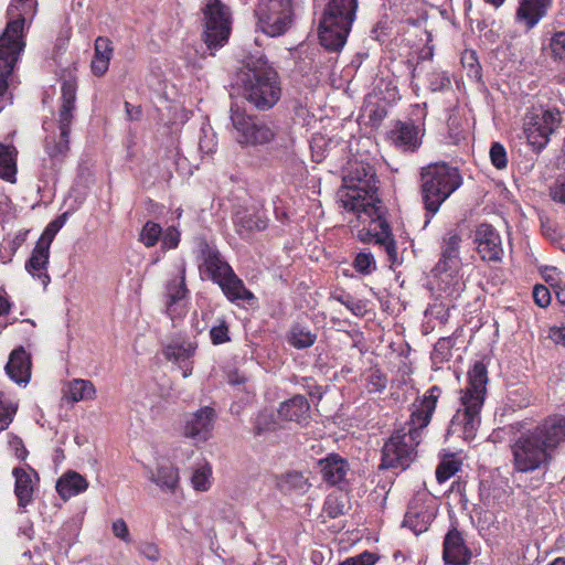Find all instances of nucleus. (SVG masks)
Segmentation results:
<instances>
[{
	"mask_svg": "<svg viewBox=\"0 0 565 565\" xmlns=\"http://www.w3.org/2000/svg\"><path fill=\"white\" fill-rule=\"evenodd\" d=\"M490 161L494 168L498 170H503L508 166V154L507 150L502 143L495 141L491 145L490 151Z\"/></svg>",
	"mask_w": 565,
	"mask_h": 565,
	"instance_id": "3c124183",
	"label": "nucleus"
},
{
	"mask_svg": "<svg viewBox=\"0 0 565 565\" xmlns=\"http://www.w3.org/2000/svg\"><path fill=\"white\" fill-rule=\"evenodd\" d=\"M322 479L331 486H341L347 482L349 462L338 454H329L319 460Z\"/></svg>",
	"mask_w": 565,
	"mask_h": 565,
	"instance_id": "c85d7f7f",
	"label": "nucleus"
},
{
	"mask_svg": "<svg viewBox=\"0 0 565 565\" xmlns=\"http://www.w3.org/2000/svg\"><path fill=\"white\" fill-rule=\"evenodd\" d=\"M379 559V556L372 552H363L355 556L348 557L339 565H374Z\"/></svg>",
	"mask_w": 565,
	"mask_h": 565,
	"instance_id": "4d7b16f0",
	"label": "nucleus"
},
{
	"mask_svg": "<svg viewBox=\"0 0 565 565\" xmlns=\"http://www.w3.org/2000/svg\"><path fill=\"white\" fill-rule=\"evenodd\" d=\"M188 296L183 269L181 275L169 280L166 287L167 313L172 320L185 315Z\"/></svg>",
	"mask_w": 565,
	"mask_h": 565,
	"instance_id": "5701e85b",
	"label": "nucleus"
},
{
	"mask_svg": "<svg viewBox=\"0 0 565 565\" xmlns=\"http://www.w3.org/2000/svg\"><path fill=\"white\" fill-rule=\"evenodd\" d=\"M150 480L162 491L174 492L179 484V470L171 465H163L157 471H150Z\"/></svg>",
	"mask_w": 565,
	"mask_h": 565,
	"instance_id": "72a5a7b5",
	"label": "nucleus"
},
{
	"mask_svg": "<svg viewBox=\"0 0 565 565\" xmlns=\"http://www.w3.org/2000/svg\"><path fill=\"white\" fill-rule=\"evenodd\" d=\"M50 247L46 243L36 242L30 258L25 263V270L35 279H38L44 288L51 281L47 274V265L50 258Z\"/></svg>",
	"mask_w": 565,
	"mask_h": 565,
	"instance_id": "a878e982",
	"label": "nucleus"
},
{
	"mask_svg": "<svg viewBox=\"0 0 565 565\" xmlns=\"http://www.w3.org/2000/svg\"><path fill=\"white\" fill-rule=\"evenodd\" d=\"M212 467L207 462L199 465L192 475L191 483L198 491H206L211 487Z\"/></svg>",
	"mask_w": 565,
	"mask_h": 565,
	"instance_id": "ea45409f",
	"label": "nucleus"
},
{
	"mask_svg": "<svg viewBox=\"0 0 565 565\" xmlns=\"http://www.w3.org/2000/svg\"><path fill=\"white\" fill-rule=\"evenodd\" d=\"M565 440V418H548L521 431L511 444L513 473L545 475Z\"/></svg>",
	"mask_w": 565,
	"mask_h": 565,
	"instance_id": "f257e3e1",
	"label": "nucleus"
},
{
	"mask_svg": "<svg viewBox=\"0 0 565 565\" xmlns=\"http://www.w3.org/2000/svg\"><path fill=\"white\" fill-rule=\"evenodd\" d=\"M387 382V376L381 370L372 369L366 377V388L370 393H382Z\"/></svg>",
	"mask_w": 565,
	"mask_h": 565,
	"instance_id": "c03bdc74",
	"label": "nucleus"
},
{
	"mask_svg": "<svg viewBox=\"0 0 565 565\" xmlns=\"http://www.w3.org/2000/svg\"><path fill=\"white\" fill-rule=\"evenodd\" d=\"M196 345L192 342H171L164 349V355L169 361L178 364L182 370L183 377L192 374L191 358L194 355Z\"/></svg>",
	"mask_w": 565,
	"mask_h": 565,
	"instance_id": "7c9ffc66",
	"label": "nucleus"
},
{
	"mask_svg": "<svg viewBox=\"0 0 565 565\" xmlns=\"http://www.w3.org/2000/svg\"><path fill=\"white\" fill-rule=\"evenodd\" d=\"M14 478V495L18 503V512L25 513L26 508L34 502V492L39 487V473L30 466L15 467L12 470Z\"/></svg>",
	"mask_w": 565,
	"mask_h": 565,
	"instance_id": "6ab92c4d",
	"label": "nucleus"
},
{
	"mask_svg": "<svg viewBox=\"0 0 565 565\" xmlns=\"http://www.w3.org/2000/svg\"><path fill=\"white\" fill-rule=\"evenodd\" d=\"M36 6V0H12L7 10L9 21L0 35V110L4 107L8 78L25 47L26 21L33 19Z\"/></svg>",
	"mask_w": 565,
	"mask_h": 565,
	"instance_id": "7ed1b4c3",
	"label": "nucleus"
},
{
	"mask_svg": "<svg viewBox=\"0 0 565 565\" xmlns=\"http://www.w3.org/2000/svg\"><path fill=\"white\" fill-rule=\"evenodd\" d=\"M276 427V422L273 413L260 412L254 422V433L257 436L263 435L266 431L273 430Z\"/></svg>",
	"mask_w": 565,
	"mask_h": 565,
	"instance_id": "8fccbe9b",
	"label": "nucleus"
},
{
	"mask_svg": "<svg viewBox=\"0 0 565 565\" xmlns=\"http://www.w3.org/2000/svg\"><path fill=\"white\" fill-rule=\"evenodd\" d=\"M199 259L201 276L212 280L216 285L234 270L216 246L207 242L200 244Z\"/></svg>",
	"mask_w": 565,
	"mask_h": 565,
	"instance_id": "a211bd4d",
	"label": "nucleus"
},
{
	"mask_svg": "<svg viewBox=\"0 0 565 565\" xmlns=\"http://www.w3.org/2000/svg\"><path fill=\"white\" fill-rule=\"evenodd\" d=\"M61 90L57 124L53 120L43 121V129L46 131L44 151L47 156L43 159V168L50 170L52 177L56 175L70 150L68 138L74 118L76 85L73 81H64Z\"/></svg>",
	"mask_w": 565,
	"mask_h": 565,
	"instance_id": "20e7f679",
	"label": "nucleus"
},
{
	"mask_svg": "<svg viewBox=\"0 0 565 565\" xmlns=\"http://www.w3.org/2000/svg\"><path fill=\"white\" fill-rule=\"evenodd\" d=\"M17 149L12 145L0 143V178L14 183L17 181Z\"/></svg>",
	"mask_w": 565,
	"mask_h": 565,
	"instance_id": "c9c22d12",
	"label": "nucleus"
},
{
	"mask_svg": "<svg viewBox=\"0 0 565 565\" xmlns=\"http://www.w3.org/2000/svg\"><path fill=\"white\" fill-rule=\"evenodd\" d=\"M337 300L348 310H350L355 317H364L367 311L366 302L364 300L355 299L349 294L337 297Z\"/></svg>",
	"mask_w": 565,
	"mask_h": 565,
	"instance_id": "09e8293b",
	"label": "nucleus"
},
{
	"mask_svg": "<svg viewBox=\"0 0 565 565\" xmlns=\"http://www.w3.org/2000/svg\"><path fill=\"white\" fill-rule=\"evenodd\" d=\"M551 198L556 202L565 204V175L558 178L551 188Z\"/></svg>",
	"mask_w": 565,
	"mask_h": 565,
	"instance_id": "0e129e2a",
	"label": "nucleus"
},
{
	"mask_svg": "<svg viewBox=\"0 0 565 565\" xmlns=\"http://www.w3.org/2000/svg\"><path fill=\"white\" fill-rule=\"evenodd\" d=\"M460 469V462L455 459L443 460L436 469V479L439 483L446 482Z\"/></svg>",
	"mask_w": 565,
	"mask_h": 565,
	"instance_id": "49530a36",
	"label": "nucleus"
},
{
	"mask_svg": "<svg viewBox=\"0 0 565 565\" xmlns=\"http://www.w3.org/2000/svg\"><path fill=\"white\" fill-rule=\"evenodd\" d=\"M15 412L17 406L13 403L4 399L3 394L0 392V431L9 427Z\"/></svg>",
	"mask_w": 565,
	"mask_h": 565,
	"instance_id": "603ef678",
	"label": "nucleus"
},
{
	"mask_svg": "<svg viewBox=\"0 0 565 565\" xmlns=\"http://www.w3.org/2000/svg\"><path fill=\"white\" fill-rule=\"evenodd\" d=\"M96 390L94 384L88 380L76 379L68 384V388L65 393L66 398L72 402H79L84 399H93L95 397Z\"/></svg>",
	"mask_w": 565,
	"mask_h": 565,
	"instance_id": "4c0bfd02",
	"label": "nucleus"
},
{
	"mask_svg": "<svg viewBox=\"0 0 565 565\" xmlns=\"http://www.w3.org/2000/svg\"><path fill=\"white\" fill-rule=\"evenodd\" d=\"M288 344L297 350H305L312 347L317 334L308 327L300 323L292 324L286 334Z\"/></svg>",
	"mask_w": 565,
	"mask_h": 565,
	"instance_id": "f704fd0d",
	"label": "nucleus"
},
{
	"mask_svg": "<svg viewBox=\"0 0 565 565\" xmlns=\"http://www.w3.org/2000/svg\"><path fill=\"white\" fill-rule=\"evenodd\" d=\"M200 150L205 154H211L215 151L216 142L214 141V137H204L200 138L199 142Z\"/></svg>",
	"mask_w": 565,
	"mask_h": 565,
	"instance_id": "69168bd1",
	"label": "nucleus"
},
{
	"mask_svg": "<svg viewBox=\"0 0 565 565\" xmlns=\"http://www.w3.org/2000/svg\"><path fill=\"white\" fill-rule=\"evenodd\" d=\"M242 94L258 110L271 109L280 99L279 76L263 55L247 62V72L242 79Z\"/></svg>",
	"mask_w": 565,
	"mask_h": 565,
	"instance_id": "6e6552de",
	"label": "nucleus"
},
{
	"mask_svg": "<svg viewBox=\"0 0 565 565\" xmlns=\"http://www.w3.org/2000/svg\"><path fill=\"white\" fill-rule=\"evenodd\" d=\"M437 515L435 498L426 491L418 492L411 500L403 520V526L408 527L414 534L426 532Z\"/></svg>",
	"mask_w": 565,
	"mask_h": 565,
	"instance_id": "dca6fc26",
	"label": "nucleus"
},
{
	"mask_svg": "<svg viewBox=\"0 0 565 565\" xmlns=\"http://www.w3.org/2000/svg\"><path fill=\"white\" fill-rule=\"evenodd\" d=\"M230 119L233 137L241 146H264L276 136L271 122L247 115L237 104L231 105Z\"/></svg>",
	"mask_w": 565,
	"mask_h": 565,
	"instance_id": "f8f14e48",
	"label": "nucleus"
},
{
	"mask_svg": "<svg viewBox=\"0 0 565 565\" xmlns=\"http://www.w3.org/2000/svg\"><path fill=\"white\" fill-rule=\"evenodd\" d=\"M277 486L285 493H305L310 487L307 478L298 471H289L282 475L278 479Z\"/></svg>",
	"mask_w": 565,
	"mask_h": 565,
	"instance_id": "e433bc0d",
	"label": "nucleus"
},
{
	"mask_svg": "<svg viewBox=\"0 0 565 565\" xmlns=\"http://www.w3.org/2000/svg\"><path fill=\"white\" fill-rule=\"evenodd\" d=\"M202 39L210 50L224 46L232 30V12L221 0H206L202 8Z\"/></svg>",
	"mask_w": 565,
	"mask_h": 565,
	"instance_id": "4468645a",
	"label": "nucleus"
},
{
	"mask_svg": "<svg viewBox=\"0 0 565 565\" xmlns=\"http://www.w3.org/2000/svg\"><path fill=\"white\" fill-rule=\"evenodd\" d=\"M440 395L441 388L434 385L415 401L411 422L395 429L385 441L382 448L381 468L405 470L409 467L416 457V448L422 440L423 429L430 423Z\"/></svg>",
	"mask_w": 565,
	"mask_h": 565,
	"instance_id": "f03ea898",
	"label": "nucleus"
},
{
	"mask_svg": "<svg viewBox=\"0 0 565 565\" xmlns=\"http://www.w3.org/2000/svg\"><path fill=\"white\" fill-rule=\"evenodd\" d=\"M180 236L181 234L177 226H169L164 232L162 231L161 248L163 250L177 248L180 243Z\"/></svg>",
	"mask_w": 565,
	"mask_h": 565,
	"instance_id": "5fc2aeb1",
	"label": "nucleus"
},
{
	"mask_svg": "<svg viewBox=\"0 0 565 565\" xmlns=\"http://www.w3.org/2000/svg\"><path fill=\"white\" fill-rule=\"evenodd\" d=\"M111 530H113V534L117 539L124 541L125 543L131 542L130 532H129L128 525L125 522V520L117 519L116 521H114L113 525H111Z\"/></svg>",
	"mask_w": 565,
	"mask_h": 565,
	"instance_id": "680f3d73",
	"label": "nucleus"
},
{
	"mask_svg": "<svg viewBox=\"0 0 565 565\" xmlns=\"http://www.w3.org/2000/svg\"><path fill=\"white\" fill-rule=\"evenodd\" d=\"M277 413L282 420L306 425L310 418V404L306 396L296 394L281 402Z\"/></svg>",
	"mask_w": 565,
	"mask_h": 565,
	"instance_id": "cd10ccee",
	"label": "nucleus"
},
{
	"mask_svg": "<svg viewBox=\"0 0 565 565\" xmlns=\"http://www.w3.org/2000/svg\"><path fill=\"white\" fill-rule=\"evenodd\" d=\"M94 46L95 52L90 68L94 75L103 76L108 71L114 49L110 40L105 36H98Z\"/></svg>",
	"mask_w": 565,
	"mask_h": 565,
	"instance_id": "473e14b6",
	"label": "nucleus"
},
{
	"mask_svg": "<svg viewBox=\"0 0 565 565\" xmlns=\"http://www.w3.org/2000/svg\"><path fill=\"white\" fill-rule=\"evenodd\" d=\"M216 412L211 406H203L184 417L183 435L195 444L205 443L212 437Z\"/></svg>",
	"mask_w": 565,
	"mask_h": 565,
	"instance_id": "f3484780",
	"label": "nucleus"
},
{
	"mask_svg": "<svg viewBox=\"0 0 565 565\" xmlns=\"http://www.w3.org/2000/svg\"><path fill=\"white\" fill-rule=\"evenodd\" d=\"M472 558L463 533L452 525L446 533L443 542V559L446 565H467Z\"/></svg>",
	"mask_w": 565,
	"mask_h": 565,
	"instance_id": "412c9836",
	"label": "nucleus"
},
{
	"mask_svg": "<svg viewBox=\"0 0 565 565\" xmlns=\"http://www.w3.org/2000/svg\"><path fill=\"white\" fill-rule=\"evenodd\" d=\"M161 234L162 227L156 222L148 221L140 232L139 239L145 246L152 247L158 243Z\"/></svg>",
	"mask_w": 565,
	"mask_h": 565,
	"instance_id": "37998d69",
	"label": "nucleus"
},
{
	"mask_svg": "<svg viewBox=\"0 0 565 565\" xmlns=\"http://www.w3.org/2000/svg\"><path fill=\"white\" fill-rule=\"evenodd\" d=\"M561 120V111L557 108L526 115L524 135L533 150L540 152L547 146L552 134L559 127Z\"/></svg>",
	"mask_w": 565,
	"mask_h": 565,
	"instance_id": "2eb2a0df",
	"label": "nucleus"
},
{
	"mask_svg": "<svg viewBox=\"0 0 565 565\" xmlns=\"http://www.w3.org/2000/svg\"><path fill=\"white\" fill-rule=\"evenodd\" d=\"M356 214L358 221L363 225L356 231V238L362 243L373 242L383 246L388 260L392 264L397 262V248L395 239L391 233L390 224L383 215L382 203L364 202L363 206L358 209H345Z\"/></svg>",
	"mask_w": 565,
	"mask_h": 565,
	"instance_id": "9d476101",
	"label": "nucleus"
},
{
	"mask_svg": "<svg viewBox=\"0 0 565 565\" xmlns=\"http://www.w3.org/2000/svg\"><path fill=\"white\" fill-rule=\"evenodd\" d=\"M126 118L136 121L141 118L142 110L140 106H134L129 102H125Z\"/></svg>",
	"mask_w": 565,
	"mask_h": 565,
	"instance_id": "338daca9",
	"label": "nucleus"
},
{
	"mask_svg": "<svg viewBox=\"0 0 565 565\" xmlns=\"http://www.w3.org/2000/svg\"><path fill=\"white\" fill-rule=\"evenodd\" d=\"M359 0H327L318 20V38L329 53L339 54L356 18Z\"/></svg>",
	"mask_w": 565,
	"mask_h": 565,
	"instance_id": "423d86ee",
	"label": "nucleus"
},
{
	"mask_svg": "<svg viewBox=\"0 0 565 565\" xmlns=\"http://www.w3.org/2000/svg\"><path fill=\"white\" fill-rule=\"evenodd\" d=\"M553 0H519L515 22L530 31L547 14Z\"/></svg>",
	"mask_w": 565,
	"mask_h": 565,
	"instance_id": "b1692460",
	"label": "nucleus"
},
{
	"mask_svg": "<svg viewBox=\"0 0 565 565\" xmlns=\"http://www.w3.org/2000/svg\"><path fill=\"white\" fill-rule=\"evenodd\" d=\"M88 482L85 477L76 471H67L63 473L56 482V491L63 500L78 495L86 491Z\"/></svg>",
	"mask_w": 565,
	"mask_h": 565,
	"instance_id": "2f4dec72",
	"label": "nucleus"
},
{
	"mask_svg": "<svg viewBox=\"0 0 565 565\" xmlns=\"http://www.w3.org/2000/svg\"><path fill=\"white\" fill-rule=\"evenodd\" d=\"M302 0H259L255 10L257 28L266 35L276 38L291 26L295 9Z\"/></svg>",
	"mask_w": 565,
	"mask_h": 565,
	"instance_id": "ddd939ff",
	"label": "nucleus"
},
{
	"mask_svg": "<svg viewBox=\"0 0 565 565\" xmlns=\"http://www.w3.org/2000/svg\"><path fill=\"white\" fill-rule=\"evenodd\" d=\"M428 89L433 93L445 92L450 88L451 81L446 72L435 70L427 74Z\"/></svg>",
	"mask_w": 565,
	"mask_h": 565,
	"instance_id": "79ce46f5",
	"label": "nucleus"
},
{
	"mask_svg": "<svg viewBox=\"0 0 565 565\" xmlns=\"http://www.w3.org/2000/svg\"><path fill=\"white\" fill-rule=\"evenodd\" d=\"M550 46L555 58L565 61V31L555 32L551 38Z\"/></svg>",
	"mask_w": 565,
	"mask_h": 565,
	"instance_id": "6e6d98bb",
	"label": "nucleus"
},
{
	"mask_svg": "<svg viewBox=\"0 0 565 565\" xmlns=\"http://www.w3.org/2000/svg\"><path fill=\"white\" fill-rule=\"evenodd\" d=\"M210 338L213 344L218 345L230 341L228 327L223 320L220 324L214 326L210 330Z\"/></svg>",
	"mask_w": 565,
	"mask_h": 565,
	"instance_id": "13d9d810",
	"label": "nucleus"
},
{
	"mask_svg": "<svg viewBox=\"0 0 565 565\" xmlns=\"http://www.w3.org/2000/svg\"><path fill=\"white\" fill-rule=\"evenodd\" d=\"M268 222V217L260 211L239 210L233 216L235 232L243 239H249L255 232L266 230Z\"/></svg>",
	"mask_w": 565,
	"mask_h": 565,
	"instance_id": "393cba45",
	"label": "nucleus"
},
{
	"mask_svg": "<svg viewBox=\"0 0 565 565\" xmlns=\"http://www.w3.org/2000/svg\"><path fill=\"white\" fill-rule=\"evenodd\" d=\"M66 218L67 213H64L57 216L55 220L51 221L38 241L46 243V245L51 246L55 235L64 226Z\"/></svg>",
	"mask_w": 565,
	"mask_h": 565,
	"instance_id": "de8ad7c7",
	"label": "nucleus"
},
{
	"mask_svg": "<svg viewBox=\"0 0 565 565\" xmlns=\"http://www.w3.org/2000/svg\"><path fill=\"white\" fill-rule=\"evenodd\" d=\"M353 267L361 275L372 274L376 269L374 255L367 248L362 249L354 257Z\"/></svg>",
	"mask_w": 565,
	"mask_h": 565,
	"instance_id": "a19ab883",
	"label": "nucleus"
},
{
	"mask_svg": "<svg viewBox=\"0 0 565 565\" xmlns=\"http://www.w3.org/2000/svg\"><path fill=\"white\" fill-rule=\"evenodd\" d=\"M456 343L454 337L440 338L434 345L430 359L434 365L443 364L452 356V348Z\"/></svg>",
	"mask_w": 565,
	"mask_h": 565,
	"instance_id": "58836bf2",
	"label": "nucleus"
},
{
	"mask_svg": "<svg viewBox=\"0 0 565 565\" xmlns=\"http://www.w3.org/2000/svg\"><path fill=\"white\" fill-rule=\"evenodd\" d=\"M140 555L149 559L150 562H157L160 558V551L158 546L152 542H140L137 546Z\"/></svg>",
	"mask_w": 565,
	"mask_h": 565,
	"instance_id": "bf43d9fd",
	"label": "nucleus"
},
{
	"mask_svg": "<svg viewBox=\"0 0 565 565\" xmlns=\"http://www.w3.org/2000/svg\"><path fill=\"white\" fill-rule=\"evenodd\" d=\"M6 373L11 381L26 385L31 379V358L23 347L14 349L6 365Z\"/></svg>",
	"mask_w": 565,
	"mask_h": 565,
	"instance_id": "bb28decb",
	"label": "nucleus"
},
{
	"mask_svg": "<svg viewBox=\"0 0 565 565\" xmlns=\"http://www.w3.org/2000/svg\"><path fill=\"white\" fill-rule=\"evenodd\" d=\"M81 530V520L72 519L63 524L60 531V537L66 542L67 545H72L74 540L77 537Z\"/></svg>",
	"mask_w": 565,
	"mask_h": 565,
	"instance_id": "864d4df0",
	"label": "nucleus"
},
{
	"mask_svg": "<svg viewBox=\"0 0 565 565\" xmlns=\"http://www.w3.org/2000/svg\"><path fill=\"white\" fill-rule=\"evenodd\" d=\"M323 512L331 519H335L345 512V503L337 494H329L323 503Z\"/></svg>",
	"mask_w": 565,
	"mask_h": 565,
	"instance_id": "a18cd8bd",
	"label": "nucleus"
},
{
	"mask_svg": "<svg viewBox=\"0 0 565 565\" xmlns=\"http://www.w3.org/2000/svg\"><path fill=\"white\" fill-rule=\"evenodd\" d=\"M473 243L482 260L500 262L503 247L500 234L490 224H480L473 234Z\"/></svg>",
	"mask_w": 565,
	"mask_h": 565,
	"instance_id": "aec40b11",
	"label": "nucleus"
},
{
	"mask_svg": "<svg viewBox=\"0 0 565 565\" xmlns=\"http://www.w3.org/2000/svg\"><path fill=\"white\" fill-rule=\"evenodd\" d=\"M461 184L462 177L458 168L447 162H434L420 169V196L426 210L425 226Z\"/></svg>",
	"mask_w": 565,
	"mask_h": 565,
	"instance_id": "0eeeda50",
	"label": "nucleus"
},
{
	"mask_svg": "<svg viewBox=\"0 0 565 565\" xmlns=\"http://www.w3.org/2000/svg\"><path fill=\"white\" fill-rule=\"evenodd\" d=\"M217 286L221 288L226 299L234 305L239 306L243 302L250 303L255 300L254 294L245 287L244 281L234 270L223 280H220Z\"/></svg>",
	"mask_w": 565,
	"mask_h": 565,
	"instance_id": "c756f323",
	"label": "nucleus"
},
{
	"mask_svg": "<svg viewBox=\"0 0 565 565\" xmlns=\"http://www.w3.org/2000/svg\"><path fill=\"white\" fill-rule=\"evenodd\" d=\"M488 371L483 362L477 361L468 371V386L461 390L460 404L449 425L452 434L471 440L480 426V412L484 403Z\"/></svg>",
	"mask_w": 565,
	"mask_h": 565,
	"instance_id": "39448f33",
	"label": "nucleus"
},
{
	"mask_svg": "<svg viewBox=\"0 0 565 565\" xmlns=\"http://www.w3.org/2000/svg\"><path fill=\"white\" fill-rule=\"evenodd\" d=\"M340 201L344 209H358L369 201L382 203L377 198V180L372 164L359 161L349 163Z\"/></svg>",
	"mask_w": 565,
	"mask_h": 565,
	"instance_id": "9b49d317",
	"label": "nucleus"
},
{
	"mask_svg": "<svg viewBox=\"0 0 565 565\" xmlns=\"http://www.w3.org/2000/svg\"><path fill=\"white\" fill-rule=\"evenodd\" d=\"M535 303L541 308H546L551 303V292L544 285H536L533 289Z\"/></svg>",
	"mask_w": 565,
	"mask_h": 565,
	"instance_id": "052dcab7",
	"label": "nucleus"
},
{
	"mask_svg": "<svg viewBox=\"0 0 565 565\" xmlns=\"http://www.w3.org/2000/svg\"><path fill=\"white\" fill-rule=\"evenodd\" d=\"M18 534L26 540H32L34 535V529L31 521L26 520L22 525L19 526Z\"/></svg>",
	"mask_w": 565,
	"mask_h": 565,
	"instance_id": "774afa93",
	"label": "nucleus"
},
{
	"mask_svg": "<svg viewBox=\"0 0 565 565\" xmlns=\"http://www.w3.org/2000/svg\"><path fill=\"white\" fill-rule=\"evenodd\" d=\"M547 338L556 345L565 347V322L548 328Z\"/></svg>",
	"mask_w": 565,
	"mask_h": 565,
	"instance_id": "e2e57ef3",
	"label": "nucleus"
},
{
	"mask_svg": "<svg viewBox=\"0 0 565 565\" xmlns=\"http://www.w3.org/2000/svg\"><path fill=\"white\" fill-rule=\"evenodd\" d=\"M423 130L413 121H396L388 132L392 145L402 152H415L422 145Z\"/></svg>",
	"mask_w": 565,
	"mask_h": 565,
	"instance_id": "4be33fe9",
	"label": "nucleus"
},
{
	"mask_svg": "<svg viewBox=\"0 0 565 565\" xmlns=\"http://www.w3.org/2000/svg\"><path fill=\"white\" fill-rule=\"evenodd\" d=\"M461 237L456 232H448L441 243L440 258L433 268L437 286L447 297L457 298L465 289L460 257Z\"/></svg>",
	"mask_w": 565,
	"mask_h": 565,
	"instance_id": "1a4fd4ad",
	"label": "nucleus"
}]
</instances>
